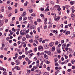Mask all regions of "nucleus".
Wrapping results in <instances>:
<instances>
[{"label": "nucleus", "mask_w": 75, "mask_h": 75, "mask_svg": "<svg viewBox=\"0 0 75 75\" xmlns=\"http://www.w3.org/2000/svg\"><path fill=\"white\" fill-rule=\"evenodd\" d=\"M26 14H27V13H26V12H25V11H24V12L23 13V14L24 15H25H25H26Z\"/></svg>", "instance_id": "7c9ffc66"}, {"label": "nucleus", "mask_w": 75, "mask_h": 75, "mask_svg": "<svg viewBox=\"0 0 75 75\" xmlns=\"http://www.w3.org/2000/svg\"><path fill=\"white\" fill-rule=\"evenodd\" d=\"M46 64H49L50 63V61H47L45 62Z\"/></svg>", "instance_id": "052dcab7"}, {"label": "nucleus", "mask_w": 75, "mask_h": 75, "mask_svg": "<svg viewBox=\"0 0 75 75\" xmlns=\"http://www.w3.org/2000/svg\"><path fill=\"white\" fill-rule=\"evenodd\" d=\"M60 18V17L59 16H56L54 18V20H55L56 21H59Z\"/></svg>", "instance_id": "f257e3e1"}, {"label": "nucleus", "mask_w": 75, "mask_h": 75, "mask_svg": "<svg viewBox=\"0 0 75 75\" xmlns=\"http://www.w3.org/2000/svg\"><path fill=\"white\" fill-rule=\"evenodd\" d=\"M34 42H35L37 44H38V42L37 40H34Z\"/></svg>", "instance_id": "a211bd4d"}, {"label": "nucleus", "mask_w": 75, "mask_h": 75, "mask_svg": "<svg viewBox=\"0 0 75 75\" xmlns=\"http://www.w3.org/2000/svg\"><path fill=\"white\" fill-rule=\"evenodd\" d=\"M66 43H64L62 45V46L63 47H64V48H65V47H66Z\"/></svg>", "instance_id": "dca6fc26"}, {"label": "nucleus", "mask_w": 75, "mask_h": 75, "mask_svg": "<svg viewBox=\"0 0 75 75\" xmlns=\"http://www.w3.org/2000/svg\"><path fill=\"white\" fill-rule=\"evenodd\" d=\"M31 45H30V43H29L28 44V47H31Z\"/></svg>", "instance_id": "a18cd8bd"}, {"label": "nucleus", "mask_w": 75, "mask_h": 75, "mask_svg": "<svg viewBox=\"0 0 75 75\" xmlns=\"http://www.w3.org/2000/svg\"><path fill=\"white\" fill-rule=\"evenodd\" d=\"M47 54H48V55H50V54H51V52L50 51L48 52L47 53Z\"/></svg>", "instance_id": "37998d69"}, {"label": "nucleus", "mask_w": 75, "mask_h": 75, "mask_svg": "<svg viewBox=\"0 0 75 75\" xmlns=\"http://www.w3.org/2000/svg\"><path fill=\"white\" fill-rule=\"evenodd\" d=\"M35 39H36L37 40H39V39H40V38H39V36L38 35H36L35 36Z\"/></svg>", "instance_id": "6e6552de"}, {"label": "nucleus", "mask_w": 75, "mask_h": 75, "mask_svg": "<svg viewBox=\"0 0 75 75\" xmlns=\"http://www.w3.org/2000/svg\"><path fill=\"white\" fill-rule=\"evenodd\" d=\"M36 62L37 63V64H36V65H39V60H37L36 61Z\"/></svg>", "instance_id": "aec40b11"}, {"label": "nucleus", "mask_w": 75, "mask_h": 75, "mask_svg": "<svg viewBox=\"0 0 75 75\" xmlns=\"http://www.w3.org/2000/svg\"><path fill=\"white\" fill-rule=\"evenodd\" d=\"M71 17H73L74 16V14L73 13H71Z\"/></svg>", "instance_id": "c03bdc74"}, {"label": "nucleus", "mask_w": 75, "mask_h": 75, "mask_svg": "<svg viewBox=\"0 0 75 75\" xmlns=\"http://www.w3.org/2000/svg\"><path fill=\"white\" fill-rule=\"evenodd\" d=\"M26 37L27 38H30V36H29V35H26Z\"/></svg>", "instance_id": "f704fd0d"}, {"label": "nucleus", "mask_w": 75, "mask_h": 75, "mask_svg": "<svg viewBox=\"0 0 75 75\" xmlns=\"http://www.w3.org/2000/svg\"><path fill=\"white\" fill-rule=\"evenodd\" d=\"M34 51L35 52H36L37 51V47H35L34 48Z\"/></svg>", "instance_id": "bb28decb"}, {"label": "nucleus", "mask_w": 75, "mask_h": 75, "mask_svg": "<svg viewBox=\"0 0 75 75\" xmlns=\"http://www.w3.org/2000/svg\"><path fill=\"white\" fill-rule=\"evenodd\" d=\"M44 58H46L47 59V61H48V56L46 54H45L44 55Z\"/></svg>", "instance_id": "423d86ee"}, {"label": "nucleus", "mask_w": 75, "mask_h": 75, "mask_svg": "<svg viewBox=\"0 0 75 75\" xmlns=\"http://www.w3.org/2000/svg\"><path fill=\"white\" fill-rule=\"evenodd\" d=\"M64 57H65V59H67V58H68V56H67V55H64Z\"/></svg>", "instance_id": "6e6d98bb"}, {"label": "nucleus", "mask_w": 75, "mask_h": 75, "mask_svg": "<svg viewBox=\"0 0 75 75\" xmlns=\"http://www.w3.org/2000/svg\"><path fill=\"white\" fill-rule=\"evenodd\" d=\"M45 73H44V75H49V74L48 73V72H46L45 73Z\"/></svg>", "instance_id": "72a5a7b5"}, {"label": "nucleus", "mask_w": 75, "mask_h": 75, "mask_svg": "<svg viewBox=\"0 0 75 75\" xmlns=\"http://www.w3.org/2000/svg\"><path fill=\"white\" fill-rule=\"evenodd\" d=\"M18 5V3H15V5H14V6L15 7H17Z\"/></svg>", "instance_id": "e433bc0d"}, {"label": "nucleus", "mask_w": 75, "mask_h": 75, "mask_svg": "<svg viewBox=\"0 0 75 75\" xmlns=\"http://www.w3.org/2000/svg\"><path fill=\"white\" fill-rule=\"evenodd\" d=\"M16 65H20V62L19 61V60H16Z\"/></svg>", "instance_id": "20e7f679"}, {"label": "nucleus", "mask_w": 75, "mask_h": 75, "mask_svg": "<svg viewBox=\"0 0 75 75\" xmlns=\"http://www.w3.org/2000/svg\"><path fill=\"white\" fill-rule=\"evenodd\" d=\"M68 31H67L65 33V35H68Z\"/></svg>", "instance_id": "2f4dec72"}, {"label": "nucleus", "mask_w": 75, "mask_h": 75, "mask_svg": "<svg viewBox=\"0 0 75 75\" xmlns=\"http://www.w3.org/2000/svg\"><path fill=\"white\" fill-rule=\"evenodd\" d=\"M33 55H34V54L33 53L30 54V58L32 56H33Z\"/></svg>", "instance_id": "5fc2aeb1"}, {"label": "nucleus", "mask_w": 75, "mask_h": 75, "mask_svg": "<svg viewBox=\"0 0 75 75\" xmlns=\"http://www.w3.org/2000/svg\"><path fill=\"white\" fill-rule=\"evenodd\" d=\"M56 6V7L57 8H59V7H60V6L59 5H55L54 6V7H55Z\"/></svg>", "instance_id": "f3484780"}, {"label": "nucleus", "mask_w": 75, "mask_h": 75, "mask_svg": "<svg viewBox=\"0 0 75 75\" xmlns=\"http://www.w3.org/2000/svg\"><path fill=\"white\" fill-rule=\"evenodd\" d=\"M52 24L49 25L48 27L49 28H51V27H52Z\"/></svg>", "instance_id": "393cba45"}, {"label": "nucleus", "mask_w": 75, "mask_h": 75, "mask_svg": "<svg viewBox=\"0 0 75 75\" xmlns=\"http://www.w3.org/2000/svg\"><path fill=\"white\" fill-rule=\"evenodd\" d=\"M22 40L23 41H25L26 40V38H25V37H24L23 38H22Z\"/></svg>", "instance_id": "4468645a"}, {"label": "nucleus", "mask_w": 75, "mask_h": 75, "mask_svg": "<svg viewBox=\"0 0 75 75\" xmlns=\"http://www.w3.org/2000/svg\"><path fill=\"white\" fill-rule=\"evenodd\" d=\"M14 69H17V70H21V69H20V67H19L18 66L15 67H14Z\"/></svg>", "instance_id": "39448f33"}, {"label": "nucleus", "mask_w": 75, "mask_h": 75, "mask_svg": "<svg viewBox=\"0 0 75 75\" xmlns=\"http://www.w3.org/2000/svg\"><path fill=\"white\" fill-rule=\"evenodd\" d=\"M10 3H11V1H8L7 2V4H10Z\"/></svg>", "instance_id": "c756f323"}, {"label": "nucleus", "mask_w": 75, "mask_h": 75, "mask_svg": "<svg viewBox=\"0 0 75 75\" xmlns=\"http://www.w3.org/2000/svg\"><path fill=\"white\" fill-rule=\"evenodd\" d=\"M50 47V46H49V45L48 44H46L44 46V48L45 49H46V50H47V49H48V48Z\"/></svg>", "instance_id": "7ed1b4c3"}, {"label": "nucleus", "mask_w": 75, "mask_h": 75, "mask_svg": "<svg viewBox=\"0 0 75 75\" xmlns=\"http://www.w3.org/2000/svg\"><path fill=\"white\" fill-rule=\"evenodd\" d=\"M32 16H33V17H35V14L33 13L31 15Z\"/></svg>", "instance_id": "ea45409f"}, {"label": "nucleus", "mask_w": 75, "mask_h": 75, "mask_svg": "<svg viewBox=\"0 0 75 75\" xmlns=\"http://www.w3.org/2000/svg\"><path fill=\"white\" fill-rule=\"evenodd\" d=\"M11 14H12V13H10V14H9L8 15V17H11Z\"/></svg>", "instance_id": "8fccbe9b"}, {"label": "nucleus", "mask_w": 75, "mask_h": 75, "mask_svg": "<svg viewBox=\"0 0 75 75\" xmlns=\"http://www.w3.org/2000/svg\"><path fill=\"white\" fill-rule=\"evenodd\" d=\"M15 19H16V17H13L12 18V21H13L14 20H15Z\"/></svg>", "instance_id": "13d9d810"}, {"label": "nucleus", "mask_w": 75, "mask_h": 75, "mask_svg": "<svg viewBox=\"0 0 75 75\" xmlns=\"http://www.w3.org/2000/svg\"><path fill=\"white\" fill-rule=\"evenodd\" d=\"M18 12V11H17V10L15 9V13H17Z\"/></svg>", "instance_id": "0e129e2a"}, {"label": "nucleus", "mask_w": 75, "mask_h": 75, "mask_svg": "<svg viewBox=\"0 0 75 75\" xmlns=\"http://www.w3.org/2000/svg\"><path fill=\"white\" fill-rule=\"evenodd\" d=\"M47 69L48 71H50V67H48L47 68Z\"/></svg>", "instance_id": "58836bf2"}, {"label": "nucleus", "mask_w": 75, "mask_h": 75, "mask_svg": "<svg viewBox=\"0 0 75 75\" xmlns=\"http://www.w3.org/2000/svg\"><path fill=\"white\" fill-rule=\"evenodd\" d=\"M54 60L55 61V62H57V61H58V59H57V58H54Z\"/></svg>", "instance_id": "a878e982"}, {"label": "nucleus", "mask_w": 75, "mask_h": 75, "mask_svg": "<svg viewBox=\"0 0 75 75\" xmlns=\"http://www.w3.org/2000/svg\"><path fill=\"white\" fill-rule=\"evenodd\" d=\"M3 57H4V56H3V55H1L0 56V57L2 59H3Z\"/></svg>", "instance_id": "49530a36"}, {"label": "nucleus", "mask_w": 75, "mask_h": 75, "mask_svg": "<svg viewBox=\"0 0 75 75\" xmlns=\"http://www.w3.org/2000/svg\"><path fill=\"white\" fill-rule=\"evenodd\" d=\"M27 20V17H25L23 18V21H25V20Z\"/></svg>", "instance_id": "864d4df0"}, {"label": "nucleus", "mask_w": 75, "mask_h": 75, "mask_svg": "<svg viewBox=\"0 0 75 75\" xmlns=\"http://www.w3.org/2000/svg\"><path fill=\"white\" fill-rule=\"evenodd\" d=\"M71 63L74 64L75 63V60H73L72 61H71Z\"/></svg>", "instance_id": "09e8293b"}, {"label": "nucleus", "mask_w": 75, "mask_h": 75, "mask_svg": "<svg viewBox=\"0 0 75 75\" xmlns=\"http://www.w3.org/2000/svg\"><path fill=\"white\" fill-rule=\"evenodd\" d=\"M54 44V43L53 42H52L51 43L49 44V45L51 47H52V46H53Z\"/></svg>", "instance_id": "0eeeda50"}, {"label": "nucleus", "mask_w": 75, "mask_h": 75, "mask_svg": "<svg viewBox=\"0 0 75 75\" xmlns=\"http://www.w3.org/2000/svg\"><path fill=\"white\" fill-rule=\"evenodd\" d=\"M21 20H22V17L20 16L19 18V21H21Z\"/></svg>", "instance_id": "4c0bfd02"}, {"label": "nucleus", "mask_w": 75, "mask_h": 75, "mask_svg": "<svg viewBox=\"0 0 75 75\" xmlns=\"http://www.w3.org/2000/svg\"><path fill=\"white\" fill-rule=\"evenodd\" d=\"M69 44H67V47H64V48L65 49V50H66V49L67 48H68V47H69Z\"/></svg>", "instance_id": "f8f14e48"}, {"label": "nucleus", "mask_w": 75, "mask_h": 75, "mask_svg": "<svg viewBox=\"0 0 75 75\" xmlns=\"http://www.w3.org/2000/svg\"><path fill=\"white\" fill-rule=\"evenodd\" d=\"M42 49V50L43 51L44 50V47L42 46H39L38 47V50L40 51V50Z\"/></svg>", "instance_id": "f03ea898"}, {"label": "nucleus", "mask_w": 75, "mask_h": 75, "mask_svg": "<svg viewBox=\"0 0 75 75\" xmlns=\"http://www.w3.org/2000/svg\"><path fill=\"white\" fill-rule=\"evenodd\" d=\"M40 16L42 17H44V14H41Z\"/></svg>", "instance_id": "e2e57ef3"}, {"label": "nucleus", "mask_w": 75, "mask_h": 75, "mask_svg": "<svg viewBox=\"0 0 75 75\" xmlns=\"http://www.w3.org/2000/svg\"><path fill=\"white\" fill-rule=\"evenodd\" d=\"M70 4H71V5H73V4H74V2H73V1H71L70 2Z\"/></svg>", "instance_id": "c85d7f7f"}, {"label": "nucleus", "mask_w": 75, "mask_h": 75, "mask_svg": "<svg viewBox=\"0 0 75 75\" xmlns=\"http://www.w3.org/2000/svg\"><path fill=\"white\" fill-rule=\"evenodd\" d=\"M58 54H60L61 53V50L59 49L57 51Z\"/></svg>", "instance_id": "4be33fe9"}, {"label": "nucleus", "mask_w": 75, "mask_h": 75, "mask_svg": "<svg viewBox=\"0 0 75 75\" xmlns=\"http://www.w3.org/2000/svg\"><path fill=\"white\" fill-rule=\"evenodd\" d=\"M18 59H22V57H21V56H19V57Z\"/></svg>", "instance_id": "774afa93"}, {"label": "nucleus", "mask_w": 75, "mask_h": 75, "mask_svg": "<svg viewBox=\"0 0 75 75\" xmlns=\"http://www.w3.org/2000/svg\"><path fill=\"white\" fill-rule=\"evenodd\" d=\"M4 24V21H1V22L0 23V27H1Z\"/></svg>", "instance_id": "1a4fd4ad"}, {"label": "nucleus", "mask_w": 75, "mask_h": 75, "mask_svg": "<svg viewBox=\"0 0 75 75\" xmlns=\"http://www.w3.org/2000/svg\"><path fill=\"white\" fill-rule=\"evenodd\" d=\"M0 18H3V15L1 14H0Z\"/></svg>", "instance_id": "69168bd1"}, {"label": "nucleus", "mask_w": 75, "mask_h": 75, "mask_svg": "<svg viewBox=\"0 0 75 75\" xmlns=\"http://www.w3.org/2000/svg\"><path fill=\"white\" fill-rule=\"evenodd\" d=\"M45 22L44 24L46 25L47 24V18H46L44 20Z\"/></svg>", "instance_id": "9d476101"}, {"label": "nucleus", "mask_w": 75, "mask_h": 75, "mask_svg": "<svg viewBox=\"0 0 75 75\" xmlns=\"http://www.w3.org/2000/svg\"><path fill=\"white\" fill-rule=\"evenodd\" d=\"M24 34H25V32H22V35H24Z\"/></svg>", "instance_id": "3c124183"}, {"label": "nucleus", "mask_w": 75, "mask_h": 75, "mask_svg": "<svg viewBox=\"0 0 75 75\" xmlns=\"http://www.w3.org/2000/svg\"><path fill=\"white\" fill-rule=\"evenodd\" d=\"M12 42H13V41L11 40H10L9 41V43H10V44H11Z\"/></svg>", "instance_id": "4d7b16f0"}, {"label": "nucleus", "mask_w": 75, "mask_h": 75, "mask_svg": "<svg viewBox=\"0 0 75 75\" xmlns=\"http://www.w3.org/2000/svg\"><path fill=\"white\" fill-rule=\"evenodd\" d=\"M28 30H26L25 31H26V33H29V31H30V29H28Z\"/></svg>", "instance_id": "473e14b6"}, {"label": "nucleus", "mask_w": 75, "mask_h": 75, "mask_svg": "<svg viewBox=\"0 0 75 75\" xmlns=\"http://www.w3.org/2000/svg\"><path fill=\"white\" fill-rule=\"evenodd\" d=\"M61 9L60 8V7L59 8H58L57 9V10H58V11H61Z\"/></svg>", "instance_id": "338daca9"}, {"label": "nucleus", "mask_w": 75, "mask_h": 75, "mask_svg": "<svg viewBox=\"0 0 75 75\" xmlns=\"http://www.w3.org/2000/svg\"><path fill=\"white\" fill-rule=\"evenodd\" d=\"M52 51H55V47L53 46L52 47Z\"/></svg>", "instance_id": "c9c22d12"}, {"label": "nucleus", "mask_w": 75, "mask_h": 75, "mask_svg": "<svg viewBox=\"0 0 75 75\" xmlns=\"http://www.w3.org/2000/svg\"><path fill=\"white\" fill-rule=\"evenodd\" d=\"M33 11V9H30L29 10V12L30 13H32Z\"/></svg>", "instance_id": "680f3d73"}, {"label": "nucleus", "mask_w": 75, "mask_h": 75, "mask_svg": "<svg viewBox=\"0 0 75 75\" xmlns=\"http://www.w3.org/2000/svg\"><path fill=\"white\" fill-rule=\"evenodd\" d=\"M29 41L30 42H33L34 40L33 39H31L29 40Z\"/></svg>", "instance_id": "412c9836"}, {"label": "nucleus", "mask_w": 75, "mask_h": 75, "mask_svg": "<svg viewBox=\"0 0 75 75\" xmlns=\"http://www.w3.org/2000/svg\"><path fill=\"white\" fill-rule=\"evenodd\" d=\"M38 32H40V28L39 27L38 28Z\"/></svg>", "instance_id": "79ce46f5"}, {"label": "nucleus", "mask_w": 75, "mask_h": 75, "mask_svg": "<svg viewBox=\"0 0 75 75\" xmlns=\"http://www.w3.org/2000/svg\"><path fill=\"white\" fill-rule=\"evenodd\" d=\"M55 45H58V41H56L55 42Z\"/></svg>", "instance_id": "cd10ccee"}, {"label": "nucleus", "mask_w": 75, "mask_h": 75, "mask_svg": "<svg viewBox=\"0 0 75 75\" xmlns=\"http://www.w3.org/2000/svg\"><path fill=\"white\" fill-rule=\"evenodd\" d=\"M23 47V45L22 44L19 46V48H21V47Z\"/></svg>", "instance_id": "bf43d9fd"}, {"label": "nucleus", "mask_w": 75, "mask_h": 75, "mask_svg": "<svg viewBox=\"0 0 75 75\" xmlns=\"http://www.w3.org/2000/svg\"><path fill=\"white\" fill-rule=\"evenodd\" d=\"M9 40H10V37H8L6 38L7 41H9Z\"/></svg>", "instance_id": "a19ab883"}, {"label": "nucleus", "mask_w": 75, "mask_h": 75, "mask_svg": "<svg viewBox=\"0 0 75 75\" xmlns=\"http://www.w3.org/2000/svg\"><path fill=\"white\" fill-rule=\"evenodd\" d=\"M55 65L56 67H58V65H59V64H58V62H56V63H55Z\"/></svg>", "instance_id": "b1692460"}, {"label": "nucleus", "mask_w": 75, "mask_h": 75, "mask_svg": "<svg viewBox=\"0 0 75 75\" xmlns=\"http://www.w3.org/2000/svg\"><path fill=\"white\" fill-rule=\"evenodd\" d=\"M62 35V33H60L59 35H58L57 36V38H59V37H61V35Z\"/></svg>", "instance_id": "6ab92c4d"}, {"label": "nucleus", "mask_w": 75, "mask_h": 75, "mask_svg": "<svg viewBox=\"0 0 75 75\" xmlns=\"http://www.w3.org/2000/svg\"><path fill=\"white\" fill-rule=\"evenodd\" d=\"M15 30H15V29H14V28H12V31H14V32H16V31L17 30V29H15Z\"/></svg>", "instance_id": "9b49d317"}, {"label": "nucleus", "mask_w": 75, "mask_h": 75, "mask_svg": "<svg viewBox=\"0 0 75 75\" xmlns=\"http://www.w3.org/2000/svg\"><path fill=\"white\" fill-rule=\"evenodd\" d=\"M3 74L4 75H7V73L6 71H4L3 73Z\"/></svg>", "instance_id": "2eb2a0df"}, {"label": "nucleus", "mask_w": 75, "mask_h": 75, "mask_svg": "<svg viewBox=\"0 0 75 75\" xmlns=\"http://www.w3.org/2000/svg\"><path fill=\"white\" fill-rule=\"evenodd\" d=\"M68 66H69V67H71L72 66V64L71 63H69L68 64Z\"/></svg>", "instance_id": "de8ad7c7"}, {"label": "nucleus", "mask_w": 75, "mask_h": 75, "mask_svg": "<svg viewBox=\"0 0 75 75\" xmlns=\"http://www.w3.org/2000/svg\"><path fill=\"white\" fill-rule=\"evenodd\" d=\"M27 72L28 74H30L31 72V70H27Z\"/></svg>", "instance_id": "ddd939ff"}, {"label": "nucleus", "mask_w": 75, "mask_h": 75, "mask_svg": "<svg viewBox=\"0 0 75 75\" xmlns=\"http://www.w3.org/2000/svg\"><path fill=\"white\" fill-rule=\"evenodd\" d=\"M42 38H40V40H39L40 42H41L42 41Z\"/></svg>", "instance_id": "603ef678"}, {"label": "nucleus", "mask_w": 75, "mask_h": 75, "mask_svg": "<svg viewBox=\"0 0 75 75\" xmlns=\"http://www.w3.org/2000/svg\"><path fill=\"white\" fill-rule=\"evenodd\" d=\"M41 20H40V19H37V21L38 23H40V22H41Z\"/></svg>", "instance_id": "5701e85b"}]
</instances>
